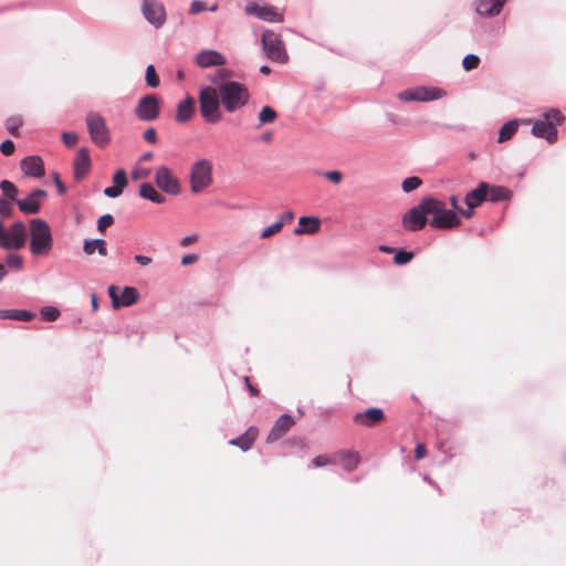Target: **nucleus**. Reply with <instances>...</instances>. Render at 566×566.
<instances>
[{"label": "nucleus", "mask_w": 566, "mask_h": 566, "mask_svg": "<svg viewBox=\"0 0 566 566\" xmlns=\"http://www.w3.org/2000/svg\"><path fill=\"white\" fill-rule=\"evenodd\" d=\"M12 214L11 201L0 199V248L3 250H19L27 242V227L22 221H17L10 228H6L3 219L11 218Z\"/></svg>", "instance_id": "obj_1"}, {"label": "nucleus", "mask_w": 566, "mask_h": 566, "mask_svg": "<svg viewBox=\"0 0 566 566\" xmlns=\"http://www.w3.org/2000/svg\"><path fill=\"white\" fill-rule=\"evenodd\" d=\"M421 208L433 218L430 226L434 229H454L461 224L460 218L453 210H447L446 203L432 197H426L421 200Z\"/></svg>", "instance_id": "obj_2"}, {"label": "nucleus", "mask_w": 566, "mask_h": 566, "mask_svg": "<svg viewBox=\"0 0 566 566\" xmlns=\"http://www.w3.org/2000/svg\"><path fill=\"white\" fill-rule=\"evenodd\" d=\"M30 251L35 256H45L53 249V237L49 223L40 218L30 221Z\"/></svg>", "instance_id": "obj_3"}, {"label": "nucleus", "mask_w": 566, "mask_h": 566, "mask_svg": "<svg viewBox=\"0 0 566 566\" xmlns=\"http://www.w3.org/2000/svg\"><path fill=\"white\" fill-rule=\"evenodd\" d=\"M218 94L226 111L229 113H233L242 108L250 99L248 87L239 82L221 83Z\"/></svg>", "instance_id": "obj_4"}, {"label": "nucleus", "mask_w": 566, "mask_h": 566, "mask_svg": "<svg viewBox=\"0 0 566 566\" xmlns=\"http://www.w3.org/2000/svg\"><path fill=\"white\" fill-rule=\"evenodd\" d=\"M565 116L559 109L551 108L543 114L542 119H537L532 127V133L538 138L546 139L549 144L557 140V126L562 125Z\"/></svg>", "instance_id": "obj_5"}, {"label": "nucleus", "mask_w": 566, "mask_h": 566, "mask_svg": "<svg viewBox=\"0 0 566 566\" xmlns=\"http://www.w3.org/2000/svg\"><path fill=\"white\" fill-rule=\"evenodd\" d=\"M200 113L207 123H218L222 118L220 111V96L217 88L207 86L199 94Z\"/></svg>", "instance_id": "obj_6"}, {"label": "nucleus", "mask_w": 566, "mask_h": 566, "mask_svg": "<svg viewBox=\"0 0 566 566\" xmlns=\"http://www.w3.org/2000/svg\"><path fill=\"white\" fill-rule=\"evenodd\" d=\"M85 122L91 140L101 148L108 146L111 133L104 117L96 112H90L85 117Z\"/></svg>", "instance_id": "obj_7"}, {"label": "nucleus", "mask_w": 566, "mask_h": 566, "mask_svg": "<svg viewBox=\"0 0 566 566\" xmlns=\"http://www.w3.org/2000/svg\"><path fill=\"white\" fill-rule=\"evenodd\" d=\"M212 184V164L208 159L196 161L190 170V189L199 193Z\"/></svg>", "instance_id": "obj_8"}, {"label": "nucleus", "mask_w": 566, "mask_h": 566, "mask_svg": "<svg viewBox=\"0 0 566 566\" xmlns=\"http://www.w3.org/2000/svg\"><path fill=\"white\" fill-rule=\"evenodd\" d=\"M262 44L266 56L271 61L279 63L287 61V54L280 34L272 30H265L262 34Z\"/></svg>", "instance_id": "obj_9"}, {"label": "nucleus", "mask_w": 566, "mask_h": 566, "mask_svg": "<svg viewBox=\"0 0 566 566\" xmlns=\"http://www.w3.org/2000/svg\"><path fill=\"white\" fill-rule=\"evenodd\" d=\"M160 113L158 98L153 95L142 97L135 108L136 116L143 122H151L158 118Z\"/></svg>", "instance_id": "obj_10"}, {"label": "nucleus", "mask_w": 566, "mask_h": 566, "mask_svg": "<svg viewBox=\"0 0 566 566\" xmlns=\"http://www.w3.org/2000/svg\"><path fill=\"white\" fill-rule=\"evenodd\" d=\"M442 96V92L438 88H428L424 86L402 91L398 94V98L403 102H429L438 99Z\"/></svg>", "instance_id": "obj_11"}, {"label": "nucleus", "mask_w": 566, "mask_h": 566, "mask_svg": "<svg viewBox=\"0 0 566 566\" xmlns=\"http://www.w3.org/2000/svg\"><path fill=\"white\" fill-rule=\"evenodd\" d=\"M142 12L145 19L156 28L161 27L166 21V11L157 0H143Z\"/></svg>", "instance_id": "obj_12"}, {"label": "nucleus", "mask_w": 566, "mask_h": 566, "mask_svg": "<svg viewBox=\"0 0 566 566\" xmlns=\"http://www.w3.org/2000/svg\"><path fill=\"white\" fill-rule=\"evenodd\" d=\"M155 181L163 191L169 195H178L180 192V185L178 179L166 166H160L156 170Z\"/></svg>", "instance_id": "obj_13"}, {"label": "nucleus", "mask_w": 566, "mask_h": 566, "mask_svg": "<svg viewBox=\"0 0 566 566\" xmlns=\"http://www.w3.org/2000/svg\"><path fill=\"white\" fill-rule=\"evenodd\" d=\"M426 214L428 213L421 208L420 202L403 214L402 227L411 232L423 229L428 222Z\"/></svg>", "instance_id": "obj_14"}, {"label": "nucleus", "mask_w": 566, "mask_h": 566, "mask_svg": "<svg viewBox=\"0 0 566 566\" xmlns=\"http://www.w3.org/2000/svg\"><path fill=\"white\" fill-rule=\"evenodd\" d=\"M245 11L268 22L283 21V14L273 6H259L258 3L250 2L245 6Z\"/></svg>", "instance_id": "obj_15"}, {"label": "nucleus", "mask_w": 566, "mask_h": 566, "mask_svg": "<svg viewBox=\"0 0 566 566\" xmlns=\"http://www.w3.org/2000/svg\"><path fill=\"white\" fill-rule=\"evenodd\" d=\"M485 182H481L475 189L467 193L464 201L467 209H459V213L465 219H470L473 216V209L479 207L485 201Z\"/></svg>", "instance_id": "obj_16"}, {"label": "nucleus", "mask_w": 566, "mask_h": 566, "mask_svg": "<svg viewBox=\"0 0 566 566\" xmlns=\"http://www.w3.org/2000/svg\"><path fill=\"white\" fill-rule=\"evenodd\" d=\"M48 196L45 190L35 189L25 199L17 200V205L21 212L25 214L38 213L41 209L40 199H45Z\"/></svg>", "instance_id": "obj_17"}, {"label": "nucleus", "mask_w": 566, "mask_h": 566, "mask_svg": "<svg viewBox=\"0 0 566 566\" xmlns=\"http://www.w3.org/2000/svg\"><path fill=\"white\" fill-rule=\"evenodd\" d=\"M385 420V413L380 408H368L363 412H358L353 417V421L363 427H375Z\"/></svg>", "instance_id": "obj_18"}, {"label": "nucleus", "mask_w": 566, "mask_h": 566, "mask_svg": "<svg viewBox=\"0 0 566 566\" xmlns=\"http://www.w3.org/2000/svg\"><path fill=\"white\" fill-rule=\"evenodd\" d=\"M109 296L112 298L114 307L118 306H129L137 302L138 292L135 287L126 286L120 295H117V287L111 286L108 289Z\"/></svg>", "instance_id": "obj_19"}, {"label": "nucleus", "mask_w": 566, "mask_h": 566, "mask_svg": "<svg viewBox=\"0 0 566 566\" xmlns=\"http://www.w3.org/2000/svg\"><path fill=\"white\" fill-rule=\"evenodd\" d=\"M74 178L77 181L83 180L91 170L90 150L85 147L78 149L73 161Z\"/></svg>", "instance_id": "obj_20"}, {"label": "nucleus", "mask_w": 566, "mask_h": 566, "mask_svg": "<svg viewBox=\"0 0 566 566\" xmlns=\"http://www.w3.org/2000/svg\"><path fill=\"white\" fill-rule=\"evenodd\" d=\"M196 63L202 67L222 66L227 63L226 57L216 50H203L196 56Z\"/></svg>", "instance_id": "obj_21"}, {"label": "nucleus", "mask_w": 566, "mask_h": 566, "mask_svg": "<svg viewBox=\"0 0 566 566\" xmlns=\"http://www.w3.org/2000/svg\"><path fill=\"white\" fill-rule=\"evenodd\" d=\"M21 170L24 175L34 178H41L44 175V164L39 156H29L21 160Z\"/></svg>", "instance_id": "obj_22"}, {"label": "nucleus", "mask_w": 566, "mask_h": 566, "mask_svg": "<svg viewBox=\"0 0 566 566\" xmlns=\"http://www.w3.org/2000/svg\"><path fill=\"white\" fill-rule=\"evenodd\" d=\"M294 419L287 415H282L274 423L268 436V442H275L283 437L294 424Z\"/></svg>", "instance_id": "obj_23"}, {"label": "nucleus", "mask_w": 566, "mask_h": 566, "mask_svg": "<svg viewBox=\"0 0 566 566\" xmlns=\"http://www.w3.org/2000/svg\"><path fill=\"white\" fill-rule=\"evenodd\" d=\"M506 0H476V12L483 17L497 15Z\"/></svg>", "instance_id": "obj_24"}, {"label": "nucleus", "mask_w": 566, "mask_h": 566, "mask_svg": "<svg viewBox=\"0 0 566 566\" xmlns=\"http://www.w3.org/2000/svg\"><path fill=\"white\" fill-rule=\"evenodd\" d=\"M321 228V221L316 217H301L298 219V227L294 229L296 235L301 234H314L318 232Z\"/></svg>", "instance_id": "obj_25"}, {"label": "nucleus", "mask_w": 566, "mask_h": 566, "mask_svg": "<svg viewBox=\"0 0 566 566\" xmlns=\"http://www.w3.org/2000/svg\"><path fill=\"white\" fill-rule=\"evenodd\" d=\"M195 112V99L188 96L177 105L176 122L187 123L193 115Z\"/></svg>", "instance_id": "obj_26"}, {"label": "nucleus", "mask_w": 566, "mask_h": 566, "mask_svg": "<svg viewBox=\"0 0 566 566\" xmlns=\"http://www.w3.org/2000/svg\"><path fill=\"white\" fill-rule=\"evenodd\" d=\"M336 463H342L343 468L350 472L354 471L360 461L359 454L354 451H338L335 452Z\"/></svg>", "instance_id": "obj_27"}, {"label": "nucleus", "mask_w": 566, "mask_h": 566, "mask_svg": "<svg viewBox=\"0 0 566 566\" xmlns=\"http://www.w3.org/2000/svg\"><path fill=\"white\" fill-rule=\"evenodd\" d=\"M259 434V430L255 427H250L242 436L232 439L230 444L239 447L241 450H249Z\"/></svg>", "instance_id": "obj_28"}, {"label": "nucleus", "mask_w": 566, "mask_h": 566, "mask_svg": "<svg viewBox=\"0 0 566 566\" xmlns=\"http://www.w3.org/2000/svg\"><path fill=\"white\" fill-rule=\"evenodd\" d=\"M485 200L496 202L510 197V190L502 186H490L485 182Z\"/></svg>", "instance_id": "obj_29"}, {"label": "nucleus", "mask_w": 566, "mask_h": 566, "mask_svg": "<svg viewBox=\"0 0 566 566\" xmlns=\"http://www.w3.org/2000/svg\"><path fill=\"white\" fill-rule=\"evenodd\" d=\"M34 314L25 310H0V319L30 322Z\"/></svg>", "instance_id": "obj_30"}, {"label": "nucleus", "mask_w": 566, "mask_h": 566, "mask_svg": "<svg viewBox=\"0 0 566 566\" xmlns=\"http://www.w3.org/2000/svg\"><path fill=\"white\" fill-rule=\"evenodd\" d=\"M83 250L87 255H92L95 251H98L102 256L107 255L106 242L102 239L85 240Z\"/></svg>", "instance_id": "obj_31"}, {"label": "nucleus", "mask_w": 566, "mask_h": 566, "mask_svg": "<svg viewBox=\"0 0 566 566\" xmlns=\"http://www.w3.org/2000/svg\"><path fill=\"white\" fill-rule=\"evenodd\" d=\"M139 195L140 197L148 199L155 203H163L165 202V197L160 195L151 184H143L139 188Z\"/></svg>", "instance_id": "obj_32"}, {"label": "nucleus", "mask_w": 566, "mask_h": 566, "mask_svg": "<svg viewBox=\"0 0 566 566\" xmlns=\"http://www.w3.org/2000/svg\"><path fill=\"white\" fill-rule=\"evenodd\" d=\"M518 127V123L516 120H510L502 126L499 133V143H504L513 137Z\"/></svg>", "instance_id": "obj_33"}, {"label": "nucleus", "mask_w": 566, "mask_h": 566, "mask_svg": "<svg viewBox=\"0 0 566 566\" xmlns=\"http://www.w3.org/2000/svg\"><path fill=\"white\" fill-rule=\"evenodd\" d=\"M277 117V113L275 109H273L271 106H264L262 107L261 112L259 113L258 119L259 125H265V124H272Z\"/></svg>", "instance_id": "obj_34"}, {"label": "nucleus", "mask_w": 566, "mask_h": 566, "mask_svg": "<svg viewBox=\"0 0 566 566\" xmlns=\"http://www.w3.org/2000/svg\"><path fill=\"white\" fill-rule=\"evenodd\" d=\"M146 83L149 87L153 88L158 87L160 84L159 76L157 75L155 66L153 64H149L146 67Z\"/></svg>", "instance_id": "obj_35"}, {"label": "nucleus", "mask_w": 566, "mask_h": 566, "mask_svg": "<svg viewBox=\"0 0 566 566\" xmlns=\"http://www.w3.org/2000/svg\"><path fill=\"white\" fill-rule=\"evenodd\" d=\"M0 188L4 196L8 197L9 201L14 200L18 195V188L9 180H2Z\"/></svg>", "instance_id": "obj_36"}, {"label": "nucleus", "mask_w": 566, "mask_h": 566, "mask_svg": "<svg viewBox=\"0 0 566 566\" xmlns=\"http://www.w3.org/2000/svg\"><path fill=\"white\" fill-rule=\"evenodd\" d=\"M312 463L315 468H322L325 465L336 464L335 453H333L331 455H327V454L317 455L313 459Z\"/></svg>", "instance_id": "obj_37"}, {"label": "nucleus", "mask_w": 566, "mask_h": 566, "mask_svg": "<svg viewBox=\"0 0 566 566\" xmlns=\"http://www.w3.org/2000/svg\"><path fill=\"white\" fill-rule=\"evenodd\" d=\"M232 76V73L231 71L227 70V69H220L216 72V74L213 75V77H211V81L212 83H214L216 85H218V88L217 91H219V86L221 83H224V82H231L229 78Z\"/></svg>", "instance_id": "obj_38"}, {"label": "nucleus", "mask_w": 566, "mask_h": 566, "mask_svg": "<svg viewBox=\"0 0 566 566\" xmlns=\"http://www.w3.org/2000/svg\"><path fill=\"white\" fill-rule=\"evenodd\" d=\"M422 184L421 179L419 177H408L402 181V190L405 192H411L412 190H416L420 185Z\"/></svg>", "instance_id": "obj_39"}, {"label": "nucleus", "mask_w": 566, "mask_h": 566, "mask_svg": "<svg viewBox=\"0 0 566 566\" xmlns=\"http://www.w3.org/2000/svg\"><path fill=\"white\" fill-rule=\"evenodd\" d=\"M480 64V57L475 54H468L464 56L462 61V66L465 71H472L476 69Z\"/></svg>", "instance_id": "obj_40"}, {"label": "nucleus", "mask_w": 566, "mask_h": 566, "mask_svg": "<svg viewBox=\"0 0 566 566\" xmlns=\"http://www.w3.org/2000/svg\"><path fill=\"white\" fill-rule=\"evenodd\" d=\"M415 254L411 251H398L394 256V262L398 265H403L409 263L413 259Z\"/></svg>", "instance_id": "obj_41"}, {"label": "nucleus", "mask_w": 566, "mask_h": 566, "mask_svg": "<svg viewBox=\"0 0 566 566\" xmlns=\"http://www.w3.org/2000/svg\"><path fill=\"white\" fill-rule=\"evenodd\" d=\"M113 182H114V186L124 190L128 184L126 171L124 169L116 170V172L113 176Z\"/></svg>", "instance_id": "obj_42"}, {"label": "nucleus", "mask_w": 566, "mask_h": 566, "mask_svg": "<svg viewBox=\"0 0 566 566\" xmlns=\"http://www.w3.org/2000/svg\"><path fill=\"white\" fill-rule=\"evenodd\" d=\"M41 315H42L44 321L53 322V321L59 318L60 311L56 307H54V306H44L41 310Z\"/></svg>", "instance_id": "obj_43"}, {"label": "nucleus", "mask_w": 566, "mask_h": 566, "mask_svg": "<svg viewBox=\"0 0 566 566\" xmlns=\"http://www.w3.org/2000/svg\"><path fill=\"white\" fill-rule=\"evenodd\" d=\"M114 223V218L112 214L107 213L102 216L97 220V230L99 232H104L108 227H111Z\"/></svg>", "instance_id": "obj_44"}, {"label": "nucleus", "mask_w": 566, "mask_h": 566, "mask_svg": "<svg viewBox=\"0 0 566 566\" xmlns=\"http://www.w3.org/2000/svg\"><path fill=\"white\" fill-rule=\"evenodd\" d=\"M6 262L10 268L20 270L23 264V259L17 253H11L7 256Z\"/></svg>", "instance_id": "obj_45"}, {"label": "nucleus", "mask_w": 566, "mask_h": 566, "mask_svg": "<svg viewBox=\"0 0 566 566\" xmlns=\"http://www.w3.org/2000/svg\"><path fill=\"white\" fill-rule=\"evenodd\" d=\"M282 230V223L274 222L271 226L266 227L262 233L261 239H268L276 233H279Z\"/></svg>", "instance_id": "obj_46"}, {"label": "nucleus", "mask_w": 566, "mask_h": 566, "mask_svg": "<svg viewBox=\"0 0 566 566\" xmlns=\"http://www.w3.org/2000/svg\"><path fill=\"white\" fill-rule=\"evenodd\" d=\"M21 124L22 122L19 118L12 117L7 120L6 126L10 134H12L13 136H18Z\"/></svg>", "instance_id": "obj_47"}, {"label": "nucleus", "mask_w": 566, "mask_h": 566, "mask_svg": "<svg viewBox=\"0 0 566 566\" xmlns=\"http://www.w3.org/2000/svg\"><path fill=\"white\" fill-rule=\"evenodd\" d=\"M14 144L12 140L7 139L0 145V150L4 156H10L14 153Z\"/></svg>", "instance_id": "obj_48"}, {"label": "nucleus", "mask_w": 566, "mask_h": 566, "mask_svg": "<svg viewBox=\"0 0 566 566\" xmlns=\"http://www.w3.org/2000/svg\"><path fill=\"white\" fill-rule=\"evenodd\" d=\"M62 139L67 147H73L77 143L78 137L75 133L65 132L62 134Z\"/></svg>", "instance_id": "obj_49"}, {"label": "nucleus", "mask_w": 566, "mask_h": 566, "mask_svg": "<svg viewBox=\"0 0 566 566\" xmlns=\"http://www.w3.org/2000/svg\"><path fill=\"white\" fill-rule=\"evenodd\" d=\"M324 177L335 185H338L343 179V175L338 170L326 171Z\"/></svg>", "instance_id": "obj_50"}, {"label": "nucleus", "mask_w": 566, "mask_h": 566, "mask_svg": "<svg viewBox=\"0 0 566 566\" xmlns=\"http://www.w3.org/2000/svg\"><path fill=\"white\" fill-rule=\"evenodd\" d=\"M207 9L206 3L200 0H195L190 4L189 12L191 14H198Z\"/></svg>", "instance_id": "obj_51"}, {"label": "nucleus", "mask_w": 566, "mask_h": 566, "mask_svg": "<svg viewBox=\"0 0 566 566\" xmlns=\"http://www.w3.org/2000/svg\"><path fill=\"white\" fill-rule=\"evenodd\" d=\"M427 455V448L424 443H417L415 448V458L416 460H422Z\"/></svg>", "instance_id": "obj_52"}, {"label": "nucleus", "mask_w": 566, "mask_h": 566, "mask_svg": "<svg viewBox=\"0 0 566 566\" xmlns=\"http://www.w3.org/2000/svg\"><path fill=\"white\" fill-rule=\"evenodd\" d=\"M144 139L147 142V143H150V144H155L157 142V132L155 128L150 127V128H147L145 132H144Z\"/></svg>", "instance_id": "obj_53"}, {"label": "nucleus", "mask_w": 566, "mask_h": 566, "mask_svg": "<svg viewBox=\"0 0 566 566\" xmlns=\"http://www.w3.org/2000/svg\"><path fill=\"white\" fill-rule=\"evenodd\" d=\"M123 193V190L116 186L107 187L104 189V195L109 198H117Z\"/></svg>", "instance_id": "obj_54"}, {"label": "nucleus", "mask_w": 566, "mask_h": 566, "mask_svg": "<svg viewBox=\"0 0 566 566\" xmlns=\"http://www.w3.org/2000/svg\"><path fill=\"white\" fill-rule=\"evenodd\" d=\"M294 219V214L292 211H285L281 214L280 219L277 220V223H282V228L285 224H290Z\"/></svg>", "instance_id": "obj_55"}, {"label": "nucleus", "mask_w": 566, "mask_h": 566, "mask_svg": "<svg viewBox=\"0 0 566 566\" xmlns=\"http://www.w3.org/2000/svg\"><path fill=\"white\" fill-rule=\"evenodd\" d=\"M199 260L198 254H186L181 258V264L184 266L190 265L196 263Z\"/></svg>", "instance_id": "obj_56"}, {"label": "nucleus", "mask_w": 566, "mask_h": 566, "mask_svg": "<svg viewBox=\"0 0 566 566\" xmlns=\"http://www.w3.org/2000/svg\"><path fill=\"white\" fill-rule=\"evenodd\" d=\"M53 180H54V184H55V186H56V188H57V192H59L60 195H64V193L66 192V188H65V186L63 185V182L61 181L59 174H56V172H55V174L53 175Z\"/></svg>", "instance_id": "obj_57"}, {"label": "nucleus", "mask_w": 566, "mask_h": 566, "mask_svg": "<svg viewBox=\"0 0 566 566\" xmlns=\"http://www.w3.org/2000/svg\"><path fill=\"white\" fill-rule=\"evenodd\" d=\"M198 241V235L197 234H191V235H187L181 241H180V244L181 247H188L195 242Z\"/></svg>", "instance_id": "obj_58"}, {"label": "nucleus", "mask_w": 566, "mask_h": 566, "mask_svg": "<svg viewBox=\"0 0 566 566\" xmlns=\"http://www.w3.org/2000/svg\"><path fill=\"white\" fill-rule=\"evenodd\" d=\"M135 261L140 264V265H148L151 263V259L149 256H145V255H135Z\"/></svg>", "instance_id": "obj_59"}, {"label": "nucleus", "mask_w": 566, "mask_h": 566, "mask_svg": "<svg viewBox=\"0 0 566 566\" xmlns=\"http://www.w3.org/2000/svg\"><path fill=\"white\" fill-rule=\"evenodd\" d=\"M244 382L250 391V394L254 397L259 396V389L255 388L251 382L249 377H244Z\"/></svg>", "instance_id": "obj_60"}, {"label": "nucleus", "mask_w": 566, "mask_h": 566, "mask_svg": "<svg viewBox=\"0 0 566 566\" xmlns=\"http://www.w3.org/2000/svg\"><path fill=\"white\" fill-rule=\"evenodd\" d=\"M458 202H459L458 196L450 197L451 207L459 212V209H461V208L458 206Z\"/></svg>", "instance_id": "obj_61"}, {"label": "nucleus", "mask_w": 566, "mask_h": 566, "mask_svg": "<svg viewBox=\"0 0 566 566\" xmlns=\"http://www.w3.org/2000/svg\"><path fill=\"white\" fill-rule=\"evenodd\" d=\"M7 275V271L3 264H0V281Z\"/></svg>", "instance_id": "obj_62"}, {"label": "nucleus", "mask_w": 566, "mask_h": 566, "mask_svg": "<svg viewBox=\"0 0 566 566\" xmlns=\"http://www.w3.org/2000/svg\"><path fill=\"white\" fill-rule=\"evenodd\" d=\"M260 72L263 73V74H270L271 70L269 66L266 65H263L260 67Z\"/></svg>", "instance_id": "obj_63"}, {"label": "nucleus", "mask_w": 566, "mask_h": 566, "mask_svg": "<svg viewBox=\"0 0 566 566\" xmlns=\"http://www.w3.org/2000/svg\"><path fill=\"white\" fill-rule=\"evenodd\" d=\"M379 249H380V251H382V252H387V253H391V252L394 251V249H392V248H390V247H385V245H381Z\"/></svg>", "instance_id": "obj_64"}]
</instances>
